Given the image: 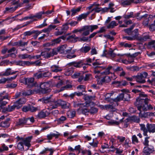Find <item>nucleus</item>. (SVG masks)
I'll return each instance as SVG.
<instances>
[{"instance_id":"nucleus-18","label":"nucleus","mask_w":155,"mask_h":155,"mask_svg":"<svg viewBox=\"0 0 155 155\" xmlns=\"http://www.w3.org/2000/svg\"><path fill=\"white\" fill-rule=\"evenodd\" d=\"M90 104H87L86 103H80L78 102H74L73 105L74 107H79L81 108H83V107H88Z\"/></svg>"},{"instance_id":"nucleus-6","label":"nucleus","mask_w":155,"mask_h":155,"mask_svg":"<svg viewBox=\"0 0 155 155\" xmlns=\"http://www.w3.org/2000/svg\"><path fill=\"white\" fill-rule=\"evenodd\" d=\"M56 54V50L50 49L46 48L45 51L41 53L42 56L46 58H48L51 57L53 56L54 55Z\"/></svg>"},{"instance_id":"nucleus-39","label":"nucleus","mask_w":155,"mask_h":155,"mask_svg":"<svg viewBox=\"0 0 155 155\" xmlns=\"http://www.w3.org/2000/svg\"><path fill=\"white\" fill-rule=\"evenodd\" d=\"M86 31V29L85 26L82 27L80 29H76L74 30L73 31V32L74 33H76L78 32H79L81 33L82 32H84L85 31Z\"/></svg>"},{"instance_id":"nucleus-25","label":"nucleus","mask_w":155,"mask_h":155,"mask_svg":"<svg viewBox=\"0 0 155 155\" xmlns=\"http://www.w3.org/2000/svg\"><path fill=\"white\" fill-rule=\"evenodd\" d=\"M90 13V12H87L86 13L82 14L79 15L78 16L76 17L78 21H81L82 19L86 18Z\"/></svg>"},{"instance_id":"nucleus-21","label":"nucleus","mask_w":155,"mask_h":155,"mask_svg":"<svg viewBox=\"0 0 155 155\" xmlns=\"http://www.w3.org/2000/svg\"><path fill=\"white\" fill-rule=\"evenodd\" d=\"M31 138L30 137H28L24 140H23V143L24 144L25 146L28 147L27 150L28 149L29 147L31 146Z\"/></svg>"},{"instance_id":"nucleus-26","label":"nucleus","mask_w":155,"mask_h":155,"mask_svg":"<svg viewBox=\"0 0 155 155\" xmlns=\"http://www.w3.org/2000/svg\"><path fill=\"white\" fill-rule=\"evenodd\" d=\"M18 6H15L14 7H6L5 8V10L4 11L5 13H12L15 11L16 9L18 8Z\"/></svg>"},{"instance_id":"nucleus-30","label":"nucleus","mask_w":155,"mask_h":155,"mask_svg":"<svg viewBox=\"0 0 155 155\" xmlns=\"http://www.w3.org/2000/svg\"><path fill=\"white\" fill-rule=\"evenodd\" d=\"M115 50V49L113 50L111 48H110L107 52L108 55L111 58H114L117 55V54L114 52Z\"/></svg>"},{"instance_id":"nucleus-28","label":"nucleus","mask_w":155,"mask_h":155,"mask_svg":"<svg viewBox=\"0 0 155 155\" xmlns=\"http://www.w3.org/2000/svg\"><path fill=\"white\" fill-rule=\"evenodd\" d=\"M153 152L151 151L147 147H145L143 151V155H150L151 153Z\"/></svg>"},{"instance_id":"nucleus-24","label":"nucleus","mask_w":155,"mask_h":155,"mask_svg":"<svg viewBox=\"0 0 155 155\" xmlns=\"http://www.w3.org/2000/svg\"><path fill=\"white\" fill-rule=\"evenodd\" d=\"M8 112H11L16 108L18 109L19 108L18 105H17V103L15 102L13 105H8Z\"/></svg>"},{"instance_id":"nucleus-29","label":"nucleus","mask_w":155,"mask_h":155,"mask_svg":"<svg viewBox=\"0 0 155 155\" xmlns=\"http://www.w3.org/2000/svg\"><path fill=\"white\" fill-rule=\"evenodd\" d=\"M59 106H61L62 108H66L68 107L69 104L67 103L65 101L59 100Z\"/></svg>"},{"instance_id":"nucleus-27","label":"nucleus","mask_w":155,"mask_h":155,"mask_svg":"<svg viewBox=\"0 0 155 155\" xmlns=\"http://www.w3.org/2000/svg\"><path fill=\"white\" fill-rule=\"evenodd\" d=\"M44 14H45V12L44 11L39 12L35 15H32L33 18H35L38 19H42V15Z\"/></svg>"},{"instance_id":"nucleus-53","label":"nucleus","mask_w":155,"mask_h":155,"mask_svg":"<svg viewBox=\"0 0 155 155\" xmlns=\"http://www.w3.org/2000/svg\"><path fill=\"white\" fill-rule=\"evenodd\" d=\"M94 105H91L90 106L89 108L90 109V112L91 114H93L97 112V108L93 107L91 106H94Z\"/></svg>"},{"instance_id":"nucleus-33","label":"nucleus","mask_w":155,"mask_h":155,"mask_svg":"<svg viewBox=\"0 0 155 155\" xmlns=\"http://www.w3.org/2000/svg\"><path fill=\"white\" fill-rule=\"evenodd\" d=\"M64 36H62L60 37V38H58L54 40H53L51 42V45H55V44H57L59 43L61 41L60 38H61L62 39H64Z\"/></svg>"},{"instance_id":"nucleus-34","label":"nucleus","mask_w":155,"mask_h":155,"mask_svg":"<svg viewBox=\"0 0 155 155\" xmlns=\"http://www.w3.org/2000/svg\"><path fill=\"white\" fill-rule=\"evenodd\" d=\"M52 95H51L49 97H44L42 99V101L45 103H48L49 102L51 103L52 98H51Z\"/></svg>"},{"instance_id":"nucleus-32","label":"nucleus","mask_w":155,"mask_h":155,"mask_svg":"<svg viewBox=\"0 0 155 155\" xmlns=\"http://www.w3.org/2000/svg\"><path fill=\"white\" fill-rule=\"evenodd\" d=\"M81 8L82 7H79L76 8H72L71 10V11L72 12L71 15L72 16H73L76 13L79 12L81 11Z\"/></svg>"},{"instance_id":"nucleus-43","label":"nucleus","mask_w":155,"mask_h":155,"mask_svg":"<svg viewBox=\"0 0 155 155\" xmlns=\"http://www.w3.org/2000/svg\"><path fill=\"white\" fill-rule=\"evenodd\" d=\"M118 24L114 21H112L110 24L107 26L108 28H114L115 26H117Z\"/></svg>"},{"instance_id":"nucleus-47","label":"nucleus","mask_w":155,"mask_h":155,"mask_svg":"<svg viewBox=\"0 0 155 155\" xmlns=\"http://www.w3.org/2000/svg\"><path fill=\"white\" fill-rule=\"evenodd\" d=\"M8 150V147L5 144H2L1 146L0 147V152H1L5 151H7Z\"/></svg>"},{"instance_id":"nucleus-14","label":"nucleus","mask_w":155,"mask_h":155,"mask_svg":"<svg viewBox=\"0 0 155 155\" xmlns=\"http://www.w3.org/2000/svg\"><path fill=\"white\" fill-rule=\"evenodd\" d=\"M5 91H3L2 93H0V107L2 106H5L7 104L8 102L3 101V99H7L8 97L4 95Z\"/></svg>"},{"instance_id":"nucleus-9","label":"nucleus","mask_w":155,"mask_h":155,"mask_svg":"<svg viewBox=\"0 0 155 155\" xmlns=\"http://www.w3.org/2000/svg\"><path fill=\"white\" fill-rule=\"evenodd\" d=\"M68 23H66L62 25V27L60 31H56L55 32L54 34L55 36H58L64 34H65L67 30L68 29Z\"/></svg>"},{"instance_id":"nucleus-11","label":"nucleus","mask_w":155,"mask_h":155,"mask_svg":"<svg viewBox=\"0 0 155 155\" xmlns=\"http://www.w3.org/2000/svg\"><path fill=\"white\" fill-rule=\"evenodd\" d=\"M8 52L9 53L7 55H5L2 57L3 59L9 56L12 58H15L16 56V54L17 53V51L15 48L13 47L8 51Z\"/></svg>"},{"instance_id":"nucleus-15","label":"nucleus","mask_w":155,"mask_h":155,"mask_svg":"<svg viewBox=\"0 0 155 155\" xmlns=\"http://www.w3.org/2000/svg\"><path fill=\"white\" fill-rule=\"evenodd\" d=\"M111 81V78L109 76L107 75L101 76L100 79H99L98 82L100 81L99 84H102L103 83H109Z\"/></svg>"},{"instance_id":"nucleus-44","label":"nucleus","mask_w":155,"mask_h":155,"mask_svg":"<svg viewBox=\"0 0 155 155\" xmlns=\"http://www.w3.org/2000/svg\"><path fill=\"white\" fill-rule=\"evenodd\" d=\"M91 49V48L89 46H83L81 49V51L84 53L88 52Z\"/></svg>"},{"instance_id":"nucleus-1","label":"nucleus","mask_w":155,"mask_h":155,"mask_svg":"<svg viewBox=\"0 0 155 155\" xmlns=\"http://www.w3.org/2000/svg\"><path fill=\"white\" fill-rule=\"evenodd\" d=\"M149 100L147 98L142 99L141 97L138 98L136 99V101L135 103V105L137 107V109L140 111L139 115L141 117H146V114L144 113V114H141V109L143 111H147L148 110L147 108L148 103Z\"/></svg>"},{"instance_id":"nucleus-36","label":"nucleus","mask_w":155,"mask_h":155,"mask_svg":"<svg viewBox=\"0 0 155 155\" xmlns=\"http://www.w3.org/2000/svg\"><path fill=\"white\" fill-rule=\"evenodd\" d=\"M122 100H124V94L123 93L120 94L116 98L113 100V101L115 102H117Z\"/></svg>"},{"instance_id":"nucleus-37","label":"nucleus","mask_w":155,"mask_h":155,"mask_svg":"<svg viewBox=\"0 0 155 155\" xmlns=\"http://www.w3.org/2000/svg\"><path fill=\"white\" fill-rule=\"evenodd\" d=\"M100 5L99 4V5H94V8L92 9L90 12H92L93 11H94L98 13L101 11V8L99 7Z\"/></svg>"},{"instance_id":"nucleus-58","label":"nucleus","mask_w":155,"mask_h":155,"mask_svg":"<svg viewBox=\"0 0 155 155\" xmlns=\"http://www.w3.org/2000/svg\"><path fill=\"white\" fill-rule=\"evenodd\" d=\"M135 17V15H134L133 12H131L128 14L124 16V18L126 19H129L131 18Z\"/></svg>"},{"instance_id":"nucleus-38","label":"nucleus","mask_w":155,"mask_h":155,"mask_svg":"<svg viewBox=\"0 0 155 155\" xmlns=\"http://www.w3.org/2000/svg\"><path fill=\"white\" fill-rule=\"evenodd\" d=\"M71 65H73L76 67L80 68L81 67V65H83V63L81 62H72L69 64Z\"/></svg>"},{"instance_id":"nucleus-54","label":"nucleus","mask_w":155,"mask_h":155,"mask_svg":"<svg viewBox=\"0 0 155 155\" xmlns=\"http://www.w3.org/2000/svg\"><path fill=\"white\" fill-rule=\"evenodd\" d=\"M22 95L26 96L31 95L32 94V91L31 90H28L26 91H22Z\"/></svg>"},{"instance_id":"nucleus-19","label":"nucleus","mask_w":155,"mask_h":155,"mask_svg":"<svg viewBox=\"0 0 155 155\" xmlns=\"http://www.w3.org/2000/svg\"><path fill=\"white\" fill-rule=\"evenodd\" d=\"M126 120H127L126 122H128L130 121H131L137 123H139L140 121V119L139 118L135 116L129 117L127 118Z\"/></svg>"},{"instance_id":"nucleus-5","label":"nucleus","mask_w":155,"mask_h":155,"mask_svg":"<svg viewBox=\"0 0 155 155\" xmlns=\"http://www.w3.org/2000/svg\"><path fill=\"white\" fill-rule=\"evenodd\" d=\"M72 48L68 47L67 45H63L60 47H58L57 48L54 49L56 51V54L59 52L60 54H67L70 53L71 51Z\"/></svg>"},{"instance_id":"nucleus-48","label":"nucleus","mask_w":155,"mask_h":155,"mask_svg":"<svg viewBox=\"0 0 155 155\" xmlns=\"http://www.w3.org/2000/svg\"><path fill=\"white\" fill-rule=\"evenodd\" d=\"M66 119L67 118L65 116H62L60 118H58L57 120V121L58 123L61 124L63 123Z\"/></svg>"},{"instance_id":"nucleus-8","label":"nucleus","mask_w":155,"mask_h":155,"mask_svg":"<svg viewBox=\"0 0 155 155\" xmlns=\"http://www.w3.org/2000/svg\"><path fill=\"white\" fill-rule=\"evenodd\" d=\"M147 72H144L136 76V81L139 83H144L145 82V79L147 77Z\"/></svg>"},{"instance_id":"nucleus-45","label":"nucleus","mask_w":155,"mask_h":155,"mask_svg":"<svg viewBox=\"0 0 155 155\" xmlns=\"http://www.w3.org/2000/svg\"><path fill=\"white\" fill-rule=\"evenodd\" d=\"M134 0H126L124 1L123 0V2H122L121 5L124 6L129 5L133 2Z\"/></svg>"},{"instance_id":"nucleus-40","label":"nucleus","mask_w":155,"mask_h":155,"mask_svg":"<svg viewBox=\"0 0 155 155\" xmlns=\"http://www.w3.org/2000/svg\"><path fill=\"white\" fill-rule=\"evenodd\" d=\"M18 57L21 59H25L27 58H31L30 55H28L27 54H20L18 55Z\"/></svg>"},{"instance_id":"nucleus-10","label":"nucleus","mask_w":155,"mask_h":155,"mask_svg":"<svg viewBox=\"0 0 155 155\" xmlns=\"http://www.w3.org/2000/svg\"><path fill=\"white\" fill-rule=\"evenodd\" d=\"M59 100L57 99H53L48 106V108L50 110H51L57 108L59 106Z\"/></svg>"},{"instance_id":"nucleus-60","label":"nucleus","mask_w":155,"mask_h":155,"mask_svg":"<svg viewBox=\"0 0 155 155\" xmlns=\"http://www.w3.org/2000/svg\"><path fill=\"white\" fill-rule=\"evenodd\" d=\"M68 114L70 118H73L75 115L76 112L75 110H71L68 112Z\"/></svg>"},{"instance_id":"nucleus-41","label":"nucleus","mask_w":155,"mask_h":155,"mask_svg":"<svg viewBox=\"0 0 155 155\" xmlns=\"http://www.w3.org/2000/svg\"><path fill=\"white\" fill-rule=\"evenodd\" d=\"M148 47L150 49H155V40L152 41L148 43Z\"/></svg>"},{"instance_id":"nucleus-2","label":"nucleus","mask_w":155,"mask_h":155,"mask_svg":"<svg viewBox=\"0 0 155 155\" xmlns=\"http://www.w3.org/2000/svg\"><path fill=\"white\" fill-rule=\"evenodd\" d=\"M140 130L143 131V135L145 136H147L148 132L149 133L155 132V124H147L146 127L144 124H140Z\"/></svg>"},{"instance_id":"nucleus-55","label":"nucleus","mask_w":155,"mask_h":155,"mask_svg":"<svg viewBox=\"0 0 155 155\" xmlns=\"http://www.w3.org/2000/svg\"><path fill=\"white\" fill-rule=\"evenodd\" d=\"M42 78H49L51 77V74L49 71H46L42 73Z\"/></svg>"},{"instance_id":"nucleus-16","label":"nucleus","mask_w":155,"mask_h":155,"mask_svg":"<svg viewBox=\"0 0 155 155\" xmlns=\"http://www.w3.org/2000/svg\"><path fill=\"white\" fill-rule=\"evenodd\" d=\"M18 72L17 71H14L12 70L10 68L7 69L2 74V75L3 76H8L10 75L13 74Z\"/></svg>"},{"instance_id":"nucleus-4","label":"nucleus","mask_w":155,"mask_h":155,"mask_svg":"<svg viewBox=\"0 0 155 155\" xmlns=\"http://www.w3.org/2000/svg\"><path fill=\"white\" fill-rule=\"evenodd\" d=\"M50 84L48 82L41 83L39 84L40 88L38 92L40 93L46 94L50 92L51 90L49 87Z\"/></svg>"},{"instance_id":"nucleus-52","label":"nucleus","mask_w":155,"mask_h":155,"mask_svg":"<svg viewBox=\"0 0 155 155\" xmlns=\"http://www.w3.org/2000/svg\"><path fill=\"white\" fill-rule=\"evenodd\" d=\"M61 19L60 17H57L53 20V23L54 24H59L61 23Z\"/></svg>"},{"instance_id":"nucleus-22","label":"nucleus","mask_w":155,"mask_h":155,"mask_svg":"<svg viewBox=\"0 0 155 155\" xmlns=\"http://www.w3.org/2000/svg\"><path fill=\"white\" fill-rule=\"evenodd\" d=\"M25 83L29 87L32 86V84L34 81V78H28L25 79Z\"/></svg>"},{"instance_id":"nucleus-42","label":"nucleus","mask_w":155,"mask_h":155,"mask_svg":"<svg viewBox=\"0 0 155 155\" xmlns=\"http://www.w3.org/2000/svg\"><path fill=\"white\" fill-rule=\"evenodd\" d=\"M124 119V118H123L121 119L120 121H117L114 120H111L110 121H108V123L110 125H118L120 122H122L123 121V120Z\"/></svg>"},{"instance_id":"nucleus-50","label":"nucleus","mask_w":155,"mask_h":155,"mask_svg":"<svg viewBox=\"0 0 155 155\" xmlns=\"http://www.w3.org/2000/svg\"><path fill=\"white\" fill-rule=\"evenodd\" d=\"M33 34H34L33 37L35 39L37 38L38 36L42 33V31H33Z\"/></svg>"},{"instance_id":"nucleus-62","label":"nucleus","mask_w":155,"mask_h":155,"mask_svg":"<svg viewBox=\"0 0 155 155\" xmlns=\"http://www.w3.org/2000/svg\"><path fill=\"white\" fill-rule=\"evenodd\" d=\"M83 74L84 75V81L88 80L91 76V74H86L85 73H83Z\"/></svg>"},{"instance_id":"nucleus-49","label":"nucleus","mask_w":155,"mask_h":155,"mask_svg":"<svg viewBox=\"0 0 155 155\" xmlns=\"http://www.w3.org/2000/svg\"><path fill=\"white\" fill-rule=\"evenodd\" d=\"M124 141L125 142L122 144V146L127 148H128L130 147V146L129 145V143L130 142V139L129 138H127Z\"/></svg>"},{"instance_id":"nucleus-31","label":"nucleus","mask_w":155,"mask_h":155,"mask_svg":"<svg viewBox=\"0 0 155 155\" xmlns=\"http://www.w3.org/2000/svg\"><path fill=\"white\" fill-rule=\"evenodd\" d=\"M26 102V100L25 98H20L15 102L17 103L18 105L19 108L21 106V104H24Z\"/></svg>"},{"instance_id":"nucleus-12","label":"nucleus","mask_w":155,"mask_h":155,"mask_svg":"<svg viewBox=\"0 0 155 155\" xmlns=\"http://www.w3.org/2000/svg\"><path fill=\"white\" fill-rule=\"evenodd\" d=\"M26 124H28L27 119L26 118H23L18 119L16 122L15 126L17 127H21Z\"/></svg>"},{"instance_id":"nucleus-35","label":"nucleus","mask_w":155,"mask_h":155,"mask_svg":"<svg viewBox=\"0 0 155 155\" xmlns=\"http://www.w3.org/2000/svg\"><path fill=\"white\" fill-rule=\"evenodd\" d=\"M130 35L135 40L136 39L138 35V29H134L133 31L131 32Z\"/></svg>"},{"instance_id":"nucleus-13","label":"nucleus","mask_w":155,"mask_h":155,"mask_svg":"<svg viewBox=\"0 0 155 155\" xmlns=\"http://www.w3.org/2000/svg\"><path fill=\"white\" fill-rule=\"evenodd\" d=\"M50 110L48 108L40 112L38 114V117L40 118H44L50 114Z\"/></svg>"},{"instance_id":"nucleus-3","label":"nucleus","mask_w":155,"mask_h":155,"mask_svg":"<svg viewBox=\"0 0 155 155\" xmlns=\"http://www.w3.org/2000/svg\"><path fill=\"white\" fill-rule=\"evenodd\" d=\"M94 97L92 96H86L85 98V100L86 101L85 103L87 104H90L88 107H83L81 109V111L82 114H86L90 112V109L89 108L90 106L91 105H94L95 104L94 102L92 101L93 100H94Z\"/></svg>"},{"instance_id":"nucleus-59","label":"nucleus","mask_w":155,"mask_h":155,"mask_svg":"<svg viewBox=\"0 0 155 155\" xmlns=\"http://www.w3.org/2000/svg\"><path fill=\"white\" fill-rule=\"evenodd\" d=\"M1 125L2 127H7L9 126V124L8 121H5L1 123Z\"/></svg>"},{"instance_id":"nucleus-61","label":"nucleus","mask_w":155,"mask_h":155,"mask_svg":"<svg viewBox=\"0 0 155 155\" xmlns=\"http://www.w3.org/2000/svg\"><path fill=\"white\" fill-rule=\"evenodd\" d=\"M149 138V137H147L144 138V140L143 142V143L145 147H147V145H148V144H149V140H148V139Z\"/></svg>"},{"instance_id":"nucleus-20","label":"nucleus","mask_w":155,"mask_h":155,"mask_svg":"<svg viewBox=\"0 0 155 155\" xmlns=\"http://www.w3.org/2000/svg\"><path fill=\"white\" fill-rule=\"evenodd\" d=\"M112 69H114L113 67L111 66H109L105 71L101 72V75L104 76L110 74L111 73L110 71Z\"/></svg>"},{"instance_id":"nucleus-56","label":"nucleus","mask_w":155,"mask_h":155,"mask_svg":"<svg viewBox=\"0 0 155 155\" xmlns=\"http://www.w3.org/2000/svg\"><path fill=\"white\" fill-rule=\"evenodd\" d=\"M94 72L95 74H97L95 75V77L96 78H98L99 79H100L102 75L101 73H100V71L98 70H95L94 71Z\"/></svg>"},{"instance_id":"nucleus-57","label":"nucleus","mask_w":155,"mask_h":155,"mask_svg":"<svg viewBox=\"0 0 155 155\" xmlns=\"http://www.w3.org/2000/svg\"><path fill=\"white\" fill-rule=\"evenodd\" d=\"M123 94H124V101H129L130 98V95L126 93H123Z\"/></svg>"},{"instance_id":"nucleus-17","label":"nucleus","mask_w":155,"mask_h":155,"mask_svg":"<svg viewBox=\"0 0 155 155\" xmlns=\"http://www.w3.org/2000/svg\"><path fill=\"white\" fill-rule=\"evenodd\" d=\"M51 70L52 72L57 73L61 71L62 70L61 67L58 65H54L51 67Z\"/></svg>"},{"instance_id":"nucleus-23","label":"nucleus","mask_w":155,"mask_h":155,"mask_svg":"<svg viewBox=\"0 0 155 155\" xmlns=\"http://www.w3.org/2000/svg\"><path fill=\"white\" fill-rule=\"evenodd\" d=\"M149 38V36L146 33L143 34L139 38V40L141 42H144Z\"/></svg>"},{"instance_id":"nucleus-51","label":"nucleus","mask_w":155,"mask_h":155,"mask_svg":"<svg viewBox=\"0 0 155 155\" xmlns=\"http://www.w3.org/2000/svg\"><path fill=\"white\" fill-rule=\"evenodd\" d=\"M33 76L36 79H39L43 78L42 73H40L39 72L34 74Z\"/></svg>"},{"instance_id":"nucleus-64","label":"nucleus","mask_w":155,"mask_h":155,"mask_svg":"<svg viewBox=\"0 0 155 155\" xmlns=\"http://www.w3.org/2000/svg\"><path fill=\"white\" fill-rule=\"evenodd\" d=\"M56 27V26L54 25L51 24L49 25L48 27L49 32L50 33L53 29L55 28Z\"/></svg>"},{"instance_id":"nucleus-63","label":"nucleus","mask_w":155,"mask_h":155,"mask_svg":"<svg viewBox=\"0 0 155 155\" xmlns=\"http://www.w3.org/2000/svg\"><path fill=\"white\" fill-rule=\"evenodd\" d=\"M155 143H150V144H148L147 147L149 148L151 151H153V152L155 151V150L154 148V145Z\"/></svg>"},{"instance_id":"nucleus-7","label":"nucleus","mask_w":155,"mask_h":155,"mask_svg":"<svg viewBox=\"0 0 155 155\" xmlns=\"http://www.w3.org/2000/svg\"><path fill=\"white\" fill-rule=\"evenodd\" d=\"M86 31L82 33V36H87L90 34V31L92 32L94 30L97 29L98 28L97 25H90L85 26Z\"/></svg>"},{"instance_id":"nucleus-46","label":"nucleus","mask_w":155,"mask_h":155,"mask_svg":"<svg viewBox=\"0 0 155 155\" xmlns=\"http://www.w3.org/2000/svg\"><path fill=\"white\" fill-rule=\"evenodd\" d=\"M132 142L133 144H135L138 143L139 141L136 135H134L132 137Z\"/></svg>"}]
</instances>
